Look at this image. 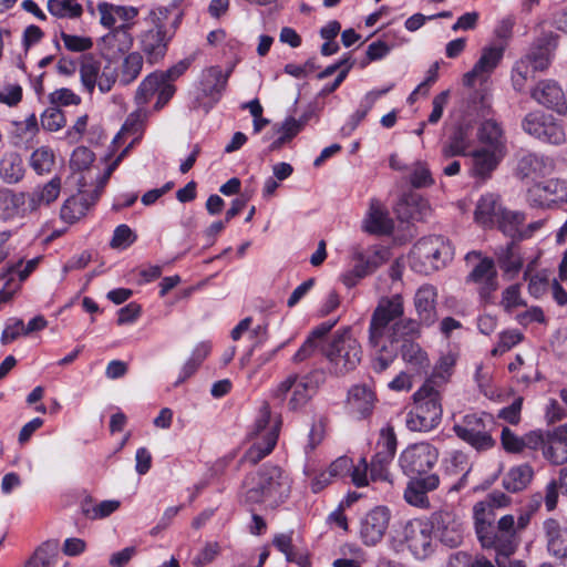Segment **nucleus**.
<instances>
[{
	"label": "nucleus",
	"instance_id": "f257e3e1",
	"mask_svg": "<svg viewBox=\"0 0 567 567\" xmlns=\"http://www.w3.org/2000/svg\"><path fill=\"white\" fill-rule=\"evenodd\" d=\"M243 487L247 503H265L277 507L289 497L291 480L281 467L265 464L258 472L245 478Z\"/></svg>",
	"mask_w": 567,
	"mask_h": 567
},
{
	"label": "nucleus",
	"instance_id": "f03ea898",
	"mask_svg": "<svg viewBox=\"0 0 567 567\" xmlns=\"http://www.w3.org/2000/svg\"><path fill=\"white\" fill-rule=\"evenodd\" d=\"M475 530L482 547L493 549L496 557L509 558L517 549L520 537L516 535L515 517L504 515L494 526L486 520L485 504L474 505Z\"/></svg>",
	"mask_w": 567,
	"mask_h": 567
},
{
	"label": "nucleus",
	"instance_id": "7ed1b4c3",
	"mask_svg": "<svg viewBox=\"0 0 567 567\" xmlns=\"http://www.w3.org/2000/svg\"><path fill=\"white\" fill-rule=\"evenodd\" d=\"M424 324L419 319L403 318L393 322L385 336L381 338L382 344L386 348L389 353L383 352V349L370 348L372 354L371 367L375 373L384 372L398 357V343L412 341L422 333Z\"/></svg>",
	"mask_w": 567,
	"mask_h": 567
},
{
	"label": "nucleus",
	"instance_id": "20e7f679",
	"mask_svg": "<svg viewBox=\"0 0 567 567\" xmlns=\"http://www.w3.org/2000/svg\"><path fill=\"white\" fill-rule=\"evenodd\" d=\"M326 379V372L322 369H312L303 375L290 373L276 386L272 395L284 401L291 392L288 408L291 411H299L309 403Z\"/></svg>",
	"mask_w": 567,
	"mask_h": 567
},
{
	"label": "nucleus",
	"instance_id": "39448f33",
	"mask_svg": "<svg viewBox=\"0 0 567 567\" xmlns=\"http://www.w3.org/2000/svg\"><path fill=\"white\" fill-rule=\"evenodd\" d=\"M442 412L440 392L426 382L414 393V406L406 415V426L410 431L429 432L440 424Z\"/></svg>",
	"mask_w": 567,
	"mask_h": 567
},
{
	"label": "nucleus",
	"instance_id": "423d86ee",
	"mask_svg": "<svg viewBox=\"0 0 567 567\" xmlns=\"http://www.w3.org/2000/svg\"><path fill=\"white\" fill-rule=\"evenodd\" d=\"M323 353L331 364V371L337 375H344L354 370L362 359L361 344L349 327L333 333Z\"/></svg>",
	"mask_w": 567,
	"mask_h": 567
},
{
	"label": "nucleus",
	"instance_id": "0eeeda50",
	"mask_svg": "<svg viewBox=\"0 0 567 567\" xmlns=\"http://www.w3.org/2000/svg\"><path fill=\"white\" fill-rule=\"evenodd\" d=\"M167 14L169 10L165 8L153 10L148 17V28L137 37L140 49L150 64L164 59L173 39V32L167 28Z\"/></svg>",
	"mask_w": 567,
	"mask_h": 567
},
{
	"label": "nucleus",
	"instance_id": "6e6552de",
	"mask_svg": "<svg viewBox=\"0 0 567 567\" xmlns=\"http://www.w3.org/2000/svg\"><path fill=\"white\" fill-rule=\"evenodd\" d=\"M452 258V247L442 236L421 238L410 252L411 267L415 271L424 275H429L445 267Z\"/></svg>",
	"mask_w": 567,
	"mask_h": 567
},
{
	"label": "nucleus",
	"instance_id": "1a4fd4ad",
	"mask_svg": "<svg viewBox=\"0 0 567 567\" xmlns=\"http://www.w3.org/2000/svg\"><path fill=\"white\" fill-rule=\"evenodd\" d=\"M270 415V406L267 402H264L251 433L255 442L244 454L241 461L255 465L270 454L276 446L281 421L279 419L271 421Z\"/></svg>",
	"mask_w": 567,
	"mask_h": 567
},
{
	"label": "nucleus",
	"instance_id": "9d476101",
	"mask_svg": "<svg viewBox=\"0 0 567 567\" xmlns=\"http://www.w3.org/2000/svg\"><path fill=\"white\" fill-rule=\"evenodd\" d=\"M404 315V299L400 293L390 297H382L375 309L373 310L368 329L369 348L383 349L389 353L382 344L381 338L388 333L391 324Z\"/></svg>",
	"mask_w": 567,
	"mask_h": 567
},
{
	"label": "nucleus",
	"instance_id": "9b49d317",
	"mask_svg": "<svg viewBox=\"0 0 567 567\" xmlns=\"http://www.w3.org/2000/svg\"><path fill=\"white\" fill-rule=\"evenodd\" d=\"M433 536L449 548L458 547L465 535V523L463 518L452 509H440L427 518Z\"/></svg>",
	"mask_w": 567,
	"mask_h": 567
},
{
	"label": "nucleus",
	"instance_id": "f8f14e48",
	"mask_svg": "<svg viewBox=\"0 0 567 567\" xmlns=\"http://www.w3.org/2000/svg\"><path fill=\"white\" fill-rule=\"evenodd\" d=\"M453 431L458 439L478 452L487 451L495 445V440L487 429L486 414H466L454 423Z\"/></svg>",
	"mask_w": 567,
	"mask_h": 567
},
{
	"label": "nucleus",
	"instance_id": "ddd939ff",
	"mask_svg": "<svg viewBox=\"0 0 567 567\" xmlns=\"http://www.w3.org/2000/svg\"><path fill=\"white\" fill-rule=\"evenodd\" d=\"M522 128L528 135L548 144L561 145L566 133L561 123L553 115L540 111L529 112L522 121Z\"/></svg>",
	"mask_w": 567,
	"mask_h": 567
},
{
	"label": "nucleus",
	"instance_id": "4468645a",
	"mask_svg": "<svg viewBox=\"0 0 567 567\" xmlns=\"http://www.w3.org/2000/svg\"><path fill=\"white\" fill-rule=\"evenodd\" d=\"M439 458V451L427 442H419L405 447L399 457V465L410 477L420 476L430 471Z\"/></svg>",
	"mask_w": 567,
	"mask_h": 567
},
{
	"label": "nucleus",
	"instance_id": "2eb2a0df",
	"mask_svg": "<svg viewBox=\"0 0 567 567\" xmlns=\"http://www.w3.org/2000/svg\"><path fill=\"white\" fill-rule=\"evenodd\" d=\"M62 182L60 176H54L45 184L35 187L31 193H19L11 194L9 198L6 199L13 207L23 206L27 204V207L23 209V214L27 212L34 213L41 206H49L54 203L60 193H61Z\"/></svg>",
	"mask_w": 567,
	"mask_h": 567
},
{
	"label": "nucleus",
	"instance_id": "dca6fc26",
	"mask_svg": "<svg viewBox=\"0 0 567 567\" xmlns=\"http://www.w3.org/2000/svg\"><path fill=\"white\" fill-rule=\"evenodd\" d=\"M433 532L429 519L409 520L403 528V539L417 559H424L434 551Z\"/></svg>",
	"mask_w": 567,
	"mask_h": 567
},
{
	"label": "nucleus",
	"instance_id": "f3484780",
	"mask_svg": "<svg viewBox=\"0 0 567 567\" xmlns=\"http://www.w3.org/2000/svg\"><path fill=\"white\" fill-rule=\"evenodd\" d=\"M390 522L386 507L377 506L368 512L360 522V538L367 546H374L383 538Z\"/></svg>",
	"mask_w": 567,
	"mask_h": 567
},
{
	"label": "nucleus",
	"instance_id": "a211bd4d",
	"mask_svg": "<svg viewBox=\"0 0 567 567\" xmlns=\"http://www.w3.org/2000/svg\"><path fill=\"white\" fill-rule=\"evenodd\" d=\"M466 282L475 284L481 299L489 301L498 287L494 261L491 258L481 259L468 274Z\"/></svg>",
	"mask_w": 567,
	"mask_h": 567
},
{
	"label": "nucleus",
	"instance_id": "6ab92c4d",
	"mask_svg": "<svg viewBox=\"0 0 567 567\" xmlns=\"http://www.w3.org/2000/svg\"><path fill=\"white\" fill-rule=\"evenodd\" d=\"M530 95L538 104L558 114L567 112V100L560 85L554 80H542L532 90Z\"/></svg>",
	"mask_w": 567,
	"mask_h": 567
},
{
	"label": "nucleus",
	"instance_id": "aec40b11",
	"mask_svg": "<svg viewBox=\"0 0 567 567\" xmlns=\"http://www.w3.org/2000/svg\"><path fill=\"white\" fill-rule=\"evenodd\" d=\"M437 289L429 284L422 285L414 293L413 306L416 312V319L424 327L433 326L437 320Z\"/></svg>",
	"mask_w": 567,
	"mask_h": 567
},
{
	"label": "nucleus",
	"instance_id": "412c9836",
	"mask_svg": "<svg viewBox=\"0 0 567 567\" xmlns=\"http://www.w3.org/2000/svg\"><path fill=\"white\" fill-rule=\"evenodd\" d=\"M133 42L131 24L123 23L103 35L100 41V47L103 54L109 58H115L121 54L130 53Z\"/></svg>",
	"mask_w": 567,
	"mask_h": 567
},
{
	"label": "nucleus",
	"instance_id": "4be33fe9",
	"mask_svg": "<svg viewBox=\"0 0 567 567\" xmlns=\"http://www.w3.org/2000/svg\"><path fill=\"white\" fill-rule=\"evenodd\" d=\"M504 51V44L484 48L481 58L474 64L473 69L464 74V85L473 86L476 79H485L488 76L501 62Z\"/></svg>",
	"mask_w": 567,
	"mask_h": 567
},
{
	"label": "nucleus",
	"instance_id": "5701e85b",
	"mask_svg": "<svg viewBox=\"0 0 567 567\" xmlns=\"http://www.w3.org/2000/svg\"><path fill=\"white\" fill-rule=\"evenodd\" d=\"M543 455L554 465L567 463V423L560 424L546 433Z\"/></svg>",
	"mask_w": 567,
	"mask_h": 567
},
{
	"label": "nucleus",
	"instance_id": "b1692460",
	"mask_svg": "<svg viewBox=\"0 0 567 567\" xmlns=\"http://www.w3.org/2000/svg\"><path fill=\"white\" fill-rule=\"evenodd\" d=\"M506 153L477 147L472 153V175L481 181L488 179Z\"/></svg>",
	"mask_w": 567,
	"mask_h": 567
},
{
	"label": "nucleus",
	"instance_id": "393cba45",
	"mask_svg": "<svg viewBox=\"0 0 567 567\" xmlns=\"http://www.w3.org/2000/svg\"><path fill=\"white\" fill-rule=\"evenodd\" d=\"M505 209L501 197L489 193L478 199L474 217L482 227L494 228Z\"/></svg>",
	"mask_w": 567,
	"mask_h": 567
},
{
	"label": "nucleus",
	"instance_id": "a878e982",
	"mask_svg": "<svg viewBox=\"0 0 567 567\" xmlns=\"http://www.w3.org/2000/svg\"><path fill=\"white\" fill-rule=\"evenodd\" d=\"M439 485L440 478L436 474L411 481L404 491V499L412 506L427 508L430 501L426 494L436 489Z\"/></svg>",
	"mask_w": 567,
	"mask_h": 567
},
{
	"label": "nucleus",
	"instance_id": "bb28decb",
	"mask_svg": "<svg viewBox=\"0 0 567 567\" xmlns=\"http://www.w3.org/2000/svg\"><path fill=\"white\" fill-rule=\"evenodd\" d=\"M558 35L548 32L538 39V45L533 48L525 56V61L535 72L545 71L551 62V52L557 47Z\"/></svg>",
	"mask_w": 567,
	"mask_h": 567
},
{
	"label": "nucleus",
	"instance_id": "cd10ccee",
	"mask_svg": "<svg viewBox=\"0 0 567 567\" xmlns=\"http://www.w3.org/2000/svg\"><path fill=\"white\" fill-rule=\"evenodd\" d=\"M478 147L506 153V137L502 125L495 120L483 121L476 132Z\"/></svg>",
	"mask_w": 567,
	"mask_h": 567
},
{
	"label": "nucleus",
	"instance_id": "c85d7f7f",
	"mask_svg": "<svg viewBox=\"0 0 567 567\" xmlns=\"http://www.w3.org/2000/svg\"><path fill=\"white\" fill-rule=\"evenodd\" d=\"M374 402L375 394L365 384L353 385L348 392V409L359 419H364L372 413Z\"/></svg>",
	"mask_w": 567,
	"mask_h": 567
},
{
	"label": "nucleus",
	"instance_id": "c756f323",
	"mask_svg": "<svg viewBox=\"0 0 567 567\" xmlns=\"http://www.w3.org/2000/svg\"><path fill=\"white\" fill-rule=\"evenodd\" d=\"M402 221L422 220L430 212L427 202L417 194L403 195L394 207Z\"/></svg>",
	"mask_w": 567,
	"mask_h": 567
},
{
	"label": "nucleus",
	"instance_id": "7c9ffc66",
	"mask_svg": "<svg viewBox=\"0 0 567 567\" xmlns=\"http://www.w3.org/2000/svg\"><path fill=\"white\" fill-rule=\"evenodd\" d=\"M362 227L369 234L389 235L394 228V223L388 210L378 200L373 199L370 203Z\"/></svg>",
	"mask_w": 567,
	"mask_h": 567
},
{
	"label": "nucleus",
	"instance_id": "2f4dec72",
	"mask_svg": "<svg viewBox=\"0 0 567 567\" xmlns=\"http://www.w3.org/2000/svg\"><path fill=\"white\" fill-rule=\"evenodd\" d=\"M548 553L558 558L567 567V532L553 518L544 523Z\"/></svg>",
	"mask_w": 567,
	"mask_h": 567
},
{
	"label": "nucleus",
	"instance_id": "473e14b6",
	"mask_svg": "<svg viewBox=\"0 0 567 567\" xmlns=\"http://www.w3.org/2000/svg\"><path fill=\"white\" fill-rule=\"evenodd\" d=\"M553 158L536 153L524 155L517 164V172L522 177H542L554 172Z\"/></svg>",
	"mask_w": 567,
	"mask_h": 567
},
{
	"label": "nucleus",
	"instance_id": "72a5a7b5",
	"mask_svg": "<svg viewBox=\"0 0 567 567\" xmlns=\"http://www.w3.org/2000/svg\"><path fill=\"white\" fill-rule=\"evenodd\" d=\"M230 73L231 69L224 73L219 66H212L204 73L202 95L210 100V105L219 101L227 86Z\"/></svg>",
	"mask_w": 567,
	"mask_h": 567
},
{
	"label": "nucleus",
	"instance_id": "f704fd0d",
	"mask_svg": "<svg viewBox=\"0 0 567 567\" xmlns=\"http://www.w3.org/2000/svg\"><path fill=\"white\" fill-rule=\"evenodd\" d=\"M24 165L21 156L16 152L6 153L0 158V179L8 185H13L24 177Z\"/></svg>",
	"mask_w": 567,
	"mask_h": 567
},
{
	"label": "nucleus",
	"instance_id": "c9c22d12",
	"mask_svg": "<svg viewBox=\"0 0 567 567\" xmlns=\"http://www.w3.org/2000/svg\"><path fill=\"white\" fill-rule=\"evenodd\" d=\"M495 255L499 268L511 277L517 275L523 267L517 241H511L506 246L498 247Z\"/></svg>",
	"mask_w": 567,
	"mask_h": 567
},
{
	"label": "nucleus",
	"instance_id": "e433bc0d",
	"mask_svg": "<svg viewBox=\"0 0 567 567\" xmlns=\"http://www.w3.org/2000/svg\"><path fill=\"white\" fill-rule=\"evenodd\" d=\"M525 220V213L506 208L494 228H497L512 241H520L522 226Z\"/></svg>",
	"mask_w": 567,
	"mask_h": 567
},
{
	"label": "nucleus",
	"instance_id": "4c0bfd02",
	"mask_svg": "<svg viewBox=\"0 0 567 567\" xmlns=\"http://www.w3.org/2000/svg\"><path fill=\"white\" fill-rule=\"evenodd\" d=\"M471 135L470 124L458 125L450 136L449 143L442 148L443 156L450 158L466 155V151L471 145Z\"/></svg>",
	"mask_w": 567,
	"mask_h": 567
},
{
	"label": "nucleus",
	"instance_id": "58836bf2",
	"mask_svg": "<svg viewBox=\"0 0 567 567\" xmlns=\"http://www.w3.org/2000/svg\"><path fill=\"white\" fill-rule=\"evenodd\" d=\"M144 58L141 52L132 51L123 58L118 70V84L126 86L133 83L141 74Z\"/></svg>",
	"mask_w": 567,
	"mask_h": 567
},
{
	"label": "nucleus",
	"instance_id": "ea45409f",
	"mask_svg": "<svg viewBox=\"0 0 567 567\" xmlns=\"http://www.w3.org/2000/svg\"><path fill=\"white\" fill-rule=\"evenodd\" d=\"M534 471L528 464L512 467L503 477V486L507 492L517 493L525 489L532 482Z\"/></svg>",
	"mask_w": 567,
	"mask_h": 567
},
{
	"label": "nucleus",
	"instance_id": "a19ab883",
	"mask_svg": "<svg viewBox=\"0 0 567 567\" xmlns=\"http://www.w3.org/2000/svg\"><path fill=\"white\" fill-rule=\"evenodd\" d=\"M444 470L445 474L449 476H460L458 483L450 486V489H460L470 472L467 455L461 451L453 452L450 457L444 461Z\"/></svg>",
	"mask_w": 567,
	"mask_h": 567
},
{
	"label": "nucleus",
	"instance_id": "79ce46f5",
	"mask_svg": "<svg viewBox=\"0 0 567 567\" xmlns=\"http://www.w3.org/2000/svg\"><path fill=\"white\" fill-rule=\"evenodd\" d=\"M389 90L390 87H386L383 90L370 91L369 93H367L359 109L350 117V121L342 127V132L344 134H350L351 132H353L359 125V123L367 116L369 111L373 107L375 101L382 95L386 94Z\"/></svg>",
	"mask_w": 567,
	"mask_h": 567
},
{
	"label": "nucleus",
	"instance_id": "37998d69",
	"mask_svg": "<svg viewBox=\"0 0 567 567\" xmlns=\"http://www.w3.org/2000/svg\"><path fill=\"white\" fill-rule=\"evenodd\" d=\"M90 205L84 196H71L62 205L60 217L68 224H74L86 214Z\"/></svg>",
	"mask_w": 567,
	"mask_h": 567
},
{
	"label": "nucleus",
	"instance_id": "c03bdc74",
	"mask_svg": "<svg viewBox=\"0 0 567 567\" xmlns=\"http://www.w3.org/2000/svg\"><path fill=\"white\" fill-rule=\"evenodd\" d=\"M29 164L40 176L50 174L55 165V154L52 148L41 146L32 152Z\"/></svg>",
	"mask_w": 567,
	"mask_h": 567
},
{
	"label": "nucleus",
	"instance_id": "a18cd8bd",
	"mask_svg": "<svg viewBox=\"0 0 567 567\" xmlns=\"http://www.w3.org/2000/svg\"><path fill=\"white\" fill-rule=\"evenodd\" d=\"M401 355L408 364L416 369L422 370L430 367L426 352L414 340L401 344Z\"/></svg>",
	"mask_w": 567,
	"mask_h": 567
},
{
	"label": "nucleus",
	"instance_id": "49530a36",
	"mask_svg": "<svg viewBox=\"0 0 567 567\" xmlns=\"http://www.w3.org/2000/svg\"><path fill=\"white\" fill-rule=\"evenodd\" d=\"M101 71L100 62L92 55H85L80 66L81 83L84 89L92 94L97 81L99 72Z\"/></svg>",
	"mask_w": 567,
	"mask_h": 567
},
{
	"label": "nucleus",
	"instance_id": "de8ad7c7",
	"mask_svg": "<svg viewBox=\"0 0 567 567\" xmlns=\"http://www.w3.org/2000/svg\"><path fill=\"white\" fill-rule=\"evenodd\" d=\"M163 80L164 75L159 74V72H153L147 75L136 90L135 102L138 105H145L150 101L151 96L157 92Z\"/></svg>",
	"mask_w": 567,
	"mask_h": 567
},
{
	"label": "nucleus",
	"instance_id": "09e8293b",
	"mask_svg": "<svg viewBox=\"0 0 567 567\" xmlns=\"http://www.w3.org/2000/svg\"><path fill=\"white\" fill-rule=\"evenodd\" d=\"M535 193H544L550 203L567 202V182L549 179L535 185Z\"/></svg>",
	"mask_w": 567,
	"mask_h": 567
},
{
	"label": "nucleus",
	"instance_id": "8fccbe9b",
	"mask_svg": "<svg viewBox=\"0 0 567 567\" xmlns=\"http://www.w3.org/2000/svg\"><path fill=\"white\" fill-rule=\"evenodd\" d=\"M120 505L118 501L109 499L91 506V501L86 499L82 503V512L90 519H102L117 511Z\"/></svg>",
	"mask_w": 567,
	"mask_h": 567
},
{
	"label": "nucleus",
	"instance_id": "3c124183",
	"mask_svg": "<svg viewBox=\"0 0 567 567\" xmlns=\"http://www.w3.org/2000/svg\"><path fill=\"white\" fill-rule=\"evenodd\" d=\"M48 10L59 18H79L82 14L81 4L74 0H49Z\"/></svg>",
	"mask_w": 567,
	"mask_h": 567
},
{
	"label": "nucleus",
	"instance_id": "603ef678",
	"mask_svg": "<svg viewBox=\"0 0 567 567\" xmlns=\"http://www.w3.org/2000/svg\"><path fill=\"white\" fill-rule=\"evenodd\" d=\"M377 268V265L370 260H360L352 269L344 272L341 277L342 282L349 287H354L362 278L371 274Z\"/></svg>",
	"mask_w": 567,
	"mask_h": 567
},
{
	"label": "nucleus",
	"instance_id": "864d4df0",
	"mask_svg": "<svg viewBox=\"0 0 567 567\" xmlns=\"http://www.w3.org/2000/svg\"><path fill=\"white\" fill-rule=\"evenodd\" d=\"M396 435L392 426L383 427L377 442L375 453L393 460L396 451Z\"/></svg>",
	"mask_w": 567,
	"mask_h": 567
},
{
	"label": "nucleus",
	"instance_id": "5fc2aeb1",
	"mask_svg": "<svg viewBox=\"0 0 567 567\" xmlns=\"http://www.w3.org/2000/svg\"><path fill=\"white\" fill-rule=\"evenodd\" d=\"M21 265L22 261H19L0 274V281H3V287L0 289V303L10 301L19 289V285L16 284L12 275L17 270V267Z\"/></svg>",
	"mask_w": 567,
	"mask_h": 567
},
{
	"label": "nucleus",
	"instance_id": "6e6d98bb",
	"mask_svg": "<svg viewBox=\"0 0 567 567\" xmlns=\"http://www.w3.org/2000/svg\"><path fill=\"white\" fill-rule=\"evenodd\" d=\"M55 556V546L43 544L25 563L24 567H51Z\"/></svg>",
	"mask_w": 567,
	"mask_h": 567
},
{
	"label": "nucleus",
	"instance_id": "4d7b16f0",
	"mask_svg": "<svg viewBox=\"0 0 567 567\" xmlns=\"http://www.w3.org/2000/svg\"><path fill=\"white\" fill-rule=\"evenodd\" d=\"M61 39L66 50L71 52H85L93 48V40L90 37L69 34L61 31Z\"/></svg>",
	"mask_w": 567,
	"mask_h": 567
},
{
	"label": "nucleus",
	"instance_id": "13d9d810",
	"mask_svg": "<svg viewBox=\"0 0 567 567\" xmlns=\"http://www.w3.org/2000/svg\"><path fill=\"white\" fill-rule=\"evenodd\" d=\"M144 123V115L141 112H134L130 114L123 124L121 133L115 137V141L121 136V134H132L135 137L132 143L126 147H131L134 142H136L142 134Z\"/></svg>",
	"mask_w": 567,
	"mask_h": 567
},
{
	"label": "nucleus",
	"instance_id": "bf43d9fd",
	"mask_svg": "<svg viewBox=\"0 0 567 567\" xmlns=\"http://www.w3.org/2000/svg\"><path fill=\"white\" fill-rule=\"evenodd\" d=\"M392 458L374 454L370 464V475L373 481H390L389 466Z\"/></svg>",
	"mask_w": 567,
	"mask_h": 567
},
{
	"label": "nucleus",
	"instance_id": "052dcab7",
	"mask_svg": "<svg viewBox=\"0 0 567 567\" xmlns=\"http://www.w3.org/2000/svg\"><path fill=\"white\" fill-rule=\"evenodd\" d=\"M94 158L95 155L91 150L85 146H79L71 155L70 166L75 171H85L92 165Z\"/></svg>",
	"mask_w": 567,
	"mask_h": 567
},
{
	"label": "nucleus",
	"instance_id": "680f3d73",
	"mask_svg": "<svg viewBox=\"0 0 567 567\" xmlns=\"http://www.w3.org/2000/svg\"><path fill=\"white\" fill-rule=\"evenodd\" d=\"M41 123L43 128L55 132L65 125V118L61 110L50 107L43 112Z\"/></svg>",
	"mask_w": 567,
	"mask_h": 567
},
{
	"label": "nucleus",
	"instance_id": "e2e57ef3",
	"mask_svg": "<svg viewBox=\"0 0 567 567\" xmlns=\"http://www.w3.org/2000/svg\"><path fill=\"white\" fill-rule=\"evenodd\" d=\"M429 167L424 163H416L410 176V183L415 188L426 187L433 184Z\"/></svg>",
	"mask_w": 567,
	"mask_h": 567
},
{
	"label": "nucleus",
	"instance_id": "0e129e2a",
	"mask_svg": "<svg viewBox=\"0 0 567 567\" xmlns=\"http://www.w3.org/2000/svg\"><path fill=\"white\" fill-rule=\"evenodd\" d=\"M20 336H24V322L21 319L11 318L7 321L2 331L1 343L9 344Z\"/></svg>",
	"mask_w": 567,
	"mask_h": 567
},
{
	"label": "nucleus",
	"instance_id": "69168bd1",
	"mask_svg": "<svg viewBox=\"0 0 567 567\" xmlns=\"http://www.w3.org/2000/svg\"><path fill=\"white\" fill-rule=\"evenodd\" d=\"M136 239V236L127 225H120L115 228L111 247L112 248H126L131 246Z\"/></svg>",
	"mask_w": 567,
	"mask_h": 567
},
{
	"label": "nucleus",
	"instance_id": "338daca9",
	"mask_svg": "<svg viewBox=\"0 0 567 567\" xmlns=\"http://www.w3.org/2000/svg\"><path fill=\"white\" fill-rule=\"evenodd\" d=\"M551 281L553 279L549 278L548 274L545 271L538 272L529 279L528 292L533 297L539 298L551 287Z\"/></svg>",
	"mask_w": 567,
	"mask_h": 567
},
{
	"label": "nucleus",
	"instance_id": "774afa93",
	"mask_svg": "<svg viewBox=\"0 0 567 567\" xmlns=\"http://www.w3.org/2000/svg\"><path fill=\"white\" fill-rule=\"evenodd\" d=\"M116 81H118L116 69L111 65H105L103 70L99 72L96 85L102 93H107L112 90Z\"/></svg>",
	"mask_w": 567,
	"mask_h": 567
}]
</instances>
